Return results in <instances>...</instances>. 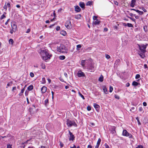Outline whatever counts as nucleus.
I'll return each instance as SVG.
<instances>
[{
  "mask_svg": "<svg viewBox=\"0 0 148 148\" xmlns=\"http://www.w3.org/2000/svg\"><path fill=\"white\" fill-rule=\"evenodd\" d=\"M71 25V23L69 21H66L65 26L68 29L70 28V27Z\"/></svg>",
  "mask_w": 148,
  "mask_h": 148,
  "instance_id": "6e6552de",
  "label": "nucleus"
},
{
  "mask_svg": "<svg viewBox=\"0 0 148 148\" xmlns=\"http://www.w3.org/2000/svg\"><path fill=\"white\" fill-rule=\"evenodd\" d=\"M67 48L63 45H61L60 46L57 47V51L60 52L67 53Z\"/></svg>",
  "mask_w": 148,
  "mask_h": 148,
  "instance_id": "f03ea898",
  "label": "nucleus"
},
{
  "mask_svg": "<svg viewBox=\"0 0 148 148\" xmlns=\"http://www.w3.org/2000/svg\"><path fill=\"white\" fill-rule=\"evenodd\" d=\"M69 134L70 135V136L69 138V140H73L75 138V137L74 136L73 134L72 133H71L70 131L69 130Z\"/></svg>",
  "mask_w": 148,
  "mask_h": 148,
  "instance_id": "0eeeda50",
  "label": "nucleus"
},
{
  "mask_svg": "<svg viewBox=\"0 0 148 148\" xmlns=\"http://www.w3.org/2000/svg\"><path fill=\"white\" fill-rule=\"evenodd\" d=\"M120 62V60L119 59H117L116 60V61L115 62V63H114V65L116 66Z\"/></svg>",
  "mask_w": 148,
  "mask_h": 148,
  "instance_id": "a211bd4d",
  "label": "nucleus"
},
{
  "mask_svg": "<svg viewBox=\"0 0 148 148\" xmlns=\"http://www.w3.org/2000/svg\"><path fill=\"white\" fill-rule=\"evenodd\" d=\"M26 85L25 86V87H24V88L23 89H22L21 90V93H23V92H24V91L25 90V88L26 87Z\"/></svg>",
  "mask_w": 148,
  "mask_h": 148,
  "instance_id": "ea45409f",
  "label": "nucleus"
},
{
  "mask_svg": "<svg viewBox=\"0 0 148 148\" xmlns=\"http://www.w3.org/2000/svg\"><path fill=\"white\" fill-rule=\"evenodd\" d=\"M47 89V87L45 86H43L41 88V91L42 93H44L46 92Z\"/></svg>",
  "mask_w": 148,
  "mask_h": 148,
  "instance_id": "9d476101",
  "label": "nucleus"
},
{
  "mask_svg": "<svg viewBox=\"0 0 148 148\" xmlns=\"http://www.w3.org/2000/svg\"><path fill=\"white\" fill-rule=\"evenodd\" d=\"M103 91L106 94H107V89L105 86H103Z\"/></svg>",
  "mask_w": 148,
  "mask_h": 148,
  "instance_id": "f3484780",
  "label": "nucleus"
},
{
  "mask_svg": "<svg viewBox=\"0 0 148 148\" xmlns=\"http://www.w3.org/2000/svg\"><path fill=\"white\" fill-rule=\"evenodd\" d=\"M87 110L88 111H90L91 110V107L90 106H88L87 107Z\"/></svg>",
  "mask_w": 148,
  "mask_h": 148,
  "instance_id": "c9c22d12",
  "label": "nucleus"
},
{
  "mask_svg": "<svg viewBox=\"0 0 148 148\" xmlns=\"http://www.w3.org/2000/svg\"><path fill=\"white\" fill-rule=\"evenodd\" d=\"M77 17H76V18H80L81 17V14H79L77 16Z\"/></svg>",
  "mask_w": 148,
  "mask_h": 148,
  "instance_id": "09e8293b",
  "label": "nucleus"
},
{
  "mask_svg": "<svg viewBox=\"0 0 148 148\" xmlns=\"http://www.w3.org/2000/svg\"><path fill=\"white\" fill-rule=\"evenodd\" d=\"M92 1H89L87 2L86 3L87 5H92Z\"/></svg>",
  "mask_w": 148,
  "mask_h": 148,
  "instance_id": "4be33fe9",
  "label": "nucleus"
},
{
  "mask_svg": "<svg viewBox=\"0 0 148 148\" xmlns=\"http://www.w3.org/2000/svg\"><path fill=\"white\" fill-rule=\"evenodd\" d=\"M136 0H132L130 4V6L132 7H134L135 5V3Z\"/></svg>",
  "mask_w": 148,
  "mask_h": 148,
  "instance_id": "4468645a",
  "label": "nucleus"
},
{
  "mask_svg": "<svg viewBox=\"0 0 148 148\" xmlns=\"http://www.w3.org/2000/svg\"><path fill=\"white\" fill-rule=\"evenodd\" d=\"M48 101H49L48 99H47L45 100V105H46L48 103Z\"/></svg>",
  "mask_w": 148,
  "mask_h": 148,
  "instance_id": "cd10ccee",
  "label": "nucleus"
},
{
  "mask_svg": "<svg viewBox=\"0 0 148 148\" xmlns=\"http://www.w3.org/2000/svg\"><path fill=\"white\" fill-rule=\"evenodd\" d=\"M81 47V46L80 45H78L77 46V50H79V49H80Z\"/></svg>",
  "mask_w": 148,
  "mask_h": 148,
  "instance_id": "bb28decb",
  "label": "nucleus"
},
{
  "mask_svg": "<svg viewBox=\"0 0 148 148\" xmlns=\"http://www.w3.org/2000/svg\"><path fill=\"white\" fill-rule=\"evenodd\" d=\"M41 66L42 67V68L43 69H44L45 68V64H42L41 65Z\"/></svg>",
  "mask_w": 148,
  "mask_h": 148,
  "instance_id": "2f4dec72",
  "label": "nucleus"
},
{
  "mask_svg": "<svg viewBox=\"0 0 148 148\" xmlns=\"http://www.w3.org/2000/svg\"><path fill=\"white\" fill-rule=\"evenodd\" d=\"M32 110H33L32 108H30V112L31 114H33L34 113V111H32Z\"/></svg>",
  "mask_w": 148,
  "mask_h": 148,
  "instance_id": "c03bdc74",
  "label": "nucleus"
},
{
  "mask_svg": "<svg viewBox=\"0 0 148 148\" xmlns=\"http://www.w3.org/2000/svg\"><path fill=\"white\" fill-rule=\"evenodd\" d=\"M79 6L82 9H84L85 8V5L84 3L82 2H80L79 3Z\"/></svg>",
  "mask_w": 148,
  "mask_h": 148,
  "instance_id": "f8f14e48",
  "label": "nucleus"
},
{
  "mask_svg": "<svg viewBox=\"0 0 148 148\" xmlns=\"http://www.w3.org/2000/svg\"><path fill=\"white\" fill-rule=\"evenodd\" d=\"M5 17V16L4 14H3L1 16L0 19L2 20Z\"/></svg>",
  "mask_w": 148,
  "mask_h": 148,
  "instance_id": "7c9ffc66",
  "label": "nucleus"
},
{
  "mask_svg": "<svg viewBox=\"0 0 148 148\" xmlns=\"http://www.w3.org/2000/svg\"><path fill=\"white\" fill-rule=\"evenodd\" d=\"M140 77V76L139 74H137L135 76V78L136 79H138Z\"/></svg>",
  "mask_w": 148,
  "mask_h": 148,
  "instance_id": "f704fd0d",
  "label": "nucleus"
},
{
  "mask_svg": "<svg viewBox=\"0 0 148 148\" xmlns=\"http://www.w3.org/2000/svg\"><path fill=\"white\" fill-rule=\"evenodd\" d=\"M106 57L107 59H109L110 58V57L109 55L108 54H106Z\"/></svg>",
  "mask_w": 148,
  "mask_h": 148,
  "instance_id": "4c0bfd02",
  "label": "nucleus"
},
{
  "mask_svg": "<svg viewBox=\"0 0 148 148\" xmlns=\"http://www.w3.org/2000/svg\"><path fill=\"white\" fill-rule=\"evenodd\" d=\"M101 142V139L100 138H99L98 139V140L97 142V144L99 145L100 144Z\"/></svg>",
  "mask_w": 148,
  "mask_h": 148,
  "instance_id": "c756f323",
  "label": "nucleus"
},
{
  "mask_svg": "<svg viewBox=\"0 0 148 148\" xmlns=\"http://www.w3.org/2000/svg\"><path fill=\"white\" fill-rule=\"evenodd\" d=\"M60 29V27L59 26H58L56 28V30L57 31L59 30Z\"/></svg>",
  "mask_w": 148,
  "mask_h": 148,
  "instance_id": "de8ad7c7",
  "label": "nucleus"
},
{
  "mask_svg": "<svg viewBox=\"0 0 148 148\" xmlns=\"http://www.w3.org/2000/svg\"><path fill=\"white\" fill-rule=\"evenodd\" d=\"M30 31V29H27V30L26 32V33H28Z\"/></svg>",
  "mask_w": 148,
  "mask_h": 148,
  "instance_id": "864d4df0",
  "label": "nucleus"
},
{
  "mask_svg": "<svg viewBox=\"0 0 148 148\" xmlns=\"http://www.w3.org/2000/svg\"><path fill=\"white\" fill-rule=\"evenodd\" d=\"M138 84H139L135 81L133 82L132 83V85L134 86H137Z\"/></svg>",
  "mask_w": 148,
  "mask_h": 148,
  "instance_id": "412c9836",
  "label": "nucleus"
},
{
  "mask_svg": "<svg viewBox=\"0 0 148 148\" xmlns=\"http://www.w3.org/2000/svg\"><path fill=\"white\" fill-rule=\"evenodd\" d=\"M115 98L116 99H119V97L117 95H115L114 96Z\"/></svg>",
  "mask_w": 148,
  "mask_h": 148,
  "instance_id": "a18cd8bd",
  "label": "nucleus"
},
{
  "mask_svg": "<svg viewBox=\"0 0 148 148\" xmlns=\"http://www.w3.org/2000/svg\"><path fill=\"white\" fill-rule=\"evenodd\" d=\"M71 148H76V147L75 145H73L72 147H71Z\"/></svg>",
  "mask_w": 148,
  "mask_h": 148,
  "instance_id": "338daca9",
  "label": "nucleus"
},
{
  "mask_svg": "<svg viewBox=\"0 0 148 148\" xmlns=\"http://www.w3.org/2000/svg\"><path fill=\"white\" fill-rule=\"evenodd\" d=\"M30 75L31 77H32L34 76V74L33 73L31 72L30 73Z\"/></svg>",
  "mask_w": 148,
  "mask_h": 148,
  "instance_id": "e433bc0d",
  "label": "nucleus"
},
{
  "mask_svg": "<svg viewBox=\"0 0 148 148\" xmlns=\"http://www.w3.org/2000/svg\"><path fill=\"white\" fill-rule=\"evenodd\" d=\"M113 90V88L112 86H110V92H112V91Z\"/></svg>",
  "mask_w": 148,
  "mask_h": 148,
  "instance_id": "58836bf2",
  "label": "nucleus"
},
{
  "mask_svg": "<svg viewBox=\"0 0 148 148\" xmlns=\"http://www.w3.org/2000/svg\"><path fill=\"white\" fill-rule=\"evenodd\" d=\"M7 6H8L9 8L10 9V4L9 3H7Z\"/></svg>",
  "mask_w": 148,
  "mask_h": 148,
  "instance_id": "49530a36",
  "label": "nucleus"
},
{
  "mask_svg": "<svg viewBox=\"0 0 148 148\" xmlns=\"http://www.w3.org/2000/svg\"><path fill=\"white\" fill-rule=\"evenodd\" d=\"M16 87H13L12 89V91L14 92V90H16Z\"/></svg>",
  "mask_w": 148,
  "mask_h": 148,
  "instance_id": "5fc2aeb1",
  "label": "nucleus"
},
{
  "mask_svg": "<svg viewBox=\"0 0 148 148\" xmlns=\"http://www.w3.org/2000/svg\"><path fill=\"white\" fill-rule=\"evenodd\" d=\"M100 22L97 19L94 20L93 21V24L95 25H99Z\"/></svg>",
  "mask_w": 148,
  "mask_h": 148,
  "instance_id": "dca6fc26",
  "label": "nucleus"
},
{
  "mask_svg": "<svg viewBox=\"0 0 148 148\" xmlns=\"http://www.w3.org/2000/svg\"><path fill=\"white\" fill-rule=\"evenodd\" d=\"M114 3L117 5H118V3L117 2V1H114Z\"/></svg>",
  "mask_w": 148,
  "mask_h": 148,
  "instance_id": "603ef678",
  "label": "nucleus"
},
{
  "mask_svg": "<svg viewBox=\"0 0 148 148\" xmlns=\"http://www.w3.org/2000/svg\"><path fill=\"white\" fill-rule=\"evenodd\" d=\"M66 122L67 125L68 127H71L72 126H74L75 127L77 126L76 124L73 121H71L70 120L68 119Z\"/></svg>",
  "mask_w": 148,
  "mask_h": 148,
  "instance_id": "7ed1b4c3",
  "label": "nucleus"
},
{
  "mask_svg": "<svg viewBox=\"0 0 148 148\" xmlns=\"http://www.w3.org/2000/svg\"><path fill=\"white\" fill-rule=\"evenodd\" d=\"M87 61L88 60H82L81 64L83 67H84V66L86 63H87Z\"/></svg>",
  "mask_w": 148,
  "mask_h": 148,
  "instance_id": "9b49d317",
  "label": "nucleus"
},
{
  "mask_svg": "<svg viewBox=\"0 0 148 148\" xmlns=\"http://www.w3.org/2000/svg\"><path fill=\"white\" fill-rule=\"evenodd\" d=\"M60 81L62 82H64V80L61 77H60Z\"/></svg>",
  "mask_w": 148,
  "mask_h": 148,
  "instance_id": "0e129e2a",
  "label": "nucleus"
},
{
  "mask_svg": "<svg viewBox=\"0 0 148 148\" xmlns=\"http://www.w3.org/2000/svg\"><path fill=\"white\" fill-rule=\"evenodd\" d=\"M46 80L45 77H43L42 78V84H45L46 83Z\"/></svg>",
  "mask_w": 148,
  "mask_h": 148,
  "instance_id": "393cba45",
  "label": "nucleus"
},
{
  "mask_svg": "<svg viewBox=\"0 0 148 148\" xmlns=\"http://www.w3.org/2000/svg\"><path fill=\"white\" fill-rule=\"evenodd\" d=\"M122 135L124 136H128L130 138H131L132 137V135L131 134H129L125 130H123Z\"/></svg>",
  "mask_w": 148,
  "mask_h": 148,
  "instance_id": "20e7f679",
  "label": "nucleus"
},
{
  "mask_svg": "<svg viewBox=\"0 0 148 148\" xmlns=\"http://www.w3.org/2000/svg\"><path fill=\"white\" fill-rule=\"evenodd\" d=\"M142 10L145 12H147V10L144 8H143L142 9Z\"/></svg>",
  "mask_w": 148,
  "mask_h": 148,
  "instance_id": "bf43d9fd",
  "label": "nucleus"
},
{
  "mask_svg": "<svg viewBox=\"0 0 148 148\" xmlns=\"http://www.w3.org/2000/svg\"><path fill=\"white\" fill-rule=\"evenodd\" d=\"M106 148H110L109 146H108L106 144L105 145Z\"/></svg>",
  "mask_w": 148,
  "mask_h": 148,
  "instance_id": "4d7b16f0",
  "label": "nucleus"
},
{
  "mask_svg": "<svg viewBox=\"0 0 148 148\" xmlns=\"http://www.w3.org/2000/svg\"><path fill=\"white\" fill-rule=\"evenodd\" d=\"M9 42L10 44L12 45L14 42V41L12 39H10L9 40Z\"/></svg>",
  "mask_w": 148,
  "mask_h": 148,
  "instance_id": "a878e982",
  "label": "nucleus"
},
{
  "mask_svg": "<svg viewBox=\"0 0 148 148\" xmlns=\"http://www.w3.org/2000/svg\"><path fill=\"white\" fill-rule=\"evenodd\" d=\"M134 16L135 18L137 19H138L139 18V16H136L135 14H134Z\"/></svg>",
  "mask_w": 148,
  "mask_h": 148,
  "instance_id": "3c124183",
  "label": "nucleus"
},
{
  "mask_svg": "<svg viewBox=\"0 0 148 148\" xmlns=\"http://www.w3.org/2000/svg\"><path fill=\"white\" fill-rule=\"evenodd\" d=\"M12 29H13V31L14 32H15L16 30L17 26L14 23H12L11 24Z\"/></svg>",
  "mask_w": 148,
  "mask_h": 148,
  "instance_id": "1a4fd4ad",
  "label": "nucleus"
},
{
  "mask_svg": "<svg viewBox=\"0 0 148 148\" xmlns=\"http://www.w3.org/2000/svg\"><path fill=\"white\" fill-rule=\"evenodd\" d=\"M94 106L95 108L96 109V110L98 112L99 111L100 107L99 106L97 103H95L94 104Z\"/></svg>",
  "mask_w": 148,
  "mask_h": 148,
  "instance_id": "ddd939ff",
  "label": "nucleus"
},
{
  "mask_svg": "<svg viewBox=\"0 0 148 148\" xmlns=\"http://www.w3.org/2000/svg\"><path fill=\"white\" fill-rule=\"evenodd\" d=\"M60 145L61 147H63V146L64 145L62 143L60 142Z\"/></svg>",
  "mask_w": 148,
  "mask_h": 148,
  "instance_id": "052dcab7",
  "label": "nucleus"
},
{
  "mask_svg": "<svg viewBox=\"0 0 148 148\" xmlns=\"http://www.w3.org/2000/svg\"><path fill=\"white\" fill-rule=\"evenodd\" d=\"M7 148H12L11 145H10V144H7Z\"/></svg>",
  "mask_w": 148,
  "mask_h": 148,
  "instance_id": "a19ab883",
  "label": "nucleus"
},
{
  "mask_svg": "<svg viewBox=\"0 0 148 148\" xmlns=\"http://www.w3.org/2000/svg\"><path fill=\"white\" fill-rule=\"evenodd\" d=\"M65 58V57L64 56H60L59 58L61 60H63Z\"/></svg>",
  "mask_w": 148,
  "mask_h": 148,
  "instance_id": "b1692460",
  "label": "nucleus"
},
{
  "mask_svg": "<svg viewBox=\"0 0 148 148\" xmlns=\"http://www.w3.org/2000/svg\"><path fill=\"white\" fill-rule=\"evenodd\" d=\"M108 30V29L107 28H104L103 29V31L104 32H107Z\"/></svg>",
  "mask_w": 148,
  "mask_h": 148,
  "instance_id": "6e6d98bb",
  "label": "nucleus"
},
{
  "mask_svg": "<svg viewBox=\"0 0 148 148\" xmlns=\"http://www.w3.org/2000/svg\"><path fill=\"white\" fill-rule=\"evenodd\" d=\"M10 20V19H8L7 21L5 22V25H7L8 24V22Z\"/></svg>",
  "mask_w": 148,
  "mask_h": 148,
  "instance_id": "13d9d810",
  "label": "nucleus"
},
{
  "mask_svg": "<svg viewBox=\"0 0 148 148\" xmlns=\"http://www.w3.org/2000/svg\"><path fill=\"white\" fill-rule=\"evenodd\" d=\"M127 26L129 27H133V26L132 24L130 23H127Z\"/></svg>",
  "mask_w": 148,
  "mask_h": 148,
  "instance_id": "473e14b6",
  "label": "nucleus"
},
{
  "mask_svg": "<svg viewBox=\"0 0 148 148\" xmlns=\"http://www.w3.org/2000/svg\"><path fill=\"white\" fill-rule=\"evenodd\" d=\"M136 12H138L139 14L142 15L143 14V11H140L138 10H136Z\"/></svg>",
  "mask_w": 148,
  "mask_h": 148,
  "instance_id": "5701e85b",
  "label": "nucleus"
},
{
  "mask_svg": "<svg viewBox=\"0 0 148 148\" xmlns=\"http://www.w3.org/2000/svg\"><path fill=\"white\" fill-rule=\"evenodd\" d=\"M143 105L144 106H146L147 105V104L146 102H144L143 103Z\"/></svg>",
  "mask_w": 148,
  "mask_h": 148,
  "instance_id": "8fccbe9b",
  "label": "nucleus"
},
{
  "mask_svg": "<svg viewBox=\"0 0 148 148\" xmlns=\"http://www.w3.org/2000/svg\"><path fill=\"white\" fill-rule=\"evenodd\" d=\"M146 48V46L145 45H142L141 46H139V49L143 53H145L146 51L145 49Z\"/></svg>",
  "mask_w": 148,
  "mask_h": 148,
  "instance_id": "39448f33",
  "label": "nucleus"
},
{
  "mask_svg": "<svg viewBox=\"0 0 148 148\" xmlns=\"http://www.w3.org/2000/svg\"><path fill=\"white\" fill-rule=\"evenodd\" d=\"M136 119L137 120V121L138 122V123L139 125H140L141 123L139 119V118L138 117H136Z\"/></svg>",
  "mask_w": 148,
  "mask_h": 148,
  "instance_id": "c85d7f7f",
  "label": "nucleus"
},
{
  "mask_svg": "<svg viewBox=\"0 0 148 148\" xmlns=\"http://www.w3.org/2000/svg\"><path fill=\"white\" fill-rule=\"evenodd\" d=\"M75 11L77 12H79L81 10V8L78 6H76L75 7Z\"/></svg>",
  "mask_w": 148,
  "mask_h": 148,
  "instance_id": "2eb2a0df",
  "label": "nucleus"
},
{
  "mask_svg": "<svg viewBox=\"0 0 148 148\" xmlns=\"http://www.w3.org/2000/svg\"><path fill=\"white\" fill-rule=\"evenodd\" d=\"M92 146L90 145H89L88 146L87 148H92Z\"/></svg>",
  "mask_w": 148,
  "mask_h": 148,
  "instance_id": "e2e57ef3",
  "label": "nucleus"
},
{
  "mask_svg": "<svg viewBox=\"0 0 148 148\" xmlns=\"http://www.w3.org/2000/svg\"><path fill=\"white\" fill-rule=\"evenodd\" d=\"M38 52L41 54L43 59L45 61L48 59H50L51 55H49L46 50H39Z\"/></svg>",
  "mask_w": 148,
  "mask_h": 148,
  "instance_id": "f257e3e1",
  "label": "nucleus"
},
{
  "mask_svg": "<svg viewBox=\"0 0 148 148\" xmlns=\"http://www.w3.org/2000/svg\"><path fill=\"white\" fill-rule=\"evenodd\" d=\"M136 148H144L143 147V146L141 145H139L137 147H136Z\"/></svg>",
  "mask_w": 148,
  "mask_h": 148,
  "instance_id": "79ce46f5",
  "label": "nucleus"
},
{
  "mask_svg": "<svg viewBox=\"0 0 148 148\" xmlns=\"http://www.w3.org/2000/svg\"><path fill=\"white\" fill-rule=\"evenodd\" d=\"M79 96H80L83 99H85V98L84 96L81 94V93L80 92H79Z\"/></svg>",
  "mask_w": 148,
  "mask_h": 148,
  "instance_id": "72a5a7b5",
  "label": "nucleus"
},
{
  "mask_svg": "<svg viewBox=\"0 0 148 148\" xmlns=\"http://www.w3.org/2000/svg\"><path fill=\"white\" fill-rule=\"evenodd\" d=\"M99 146V145L97 144V145L95 147V148H98Z\"/></svg>",
  "mask_w": 148,
  "mask_h": 148,
  "instance_id": "774afa93",
  "label": "nucleus"
},
{
  "mask_svg": "<svg viewBox=\"0 0 148 148\" xmlns=\"http://www.w3.org/2000/svg\"><path fill=\"white\" fill-rule=\"evenodd\" d=\"M33 88V86L32 85H31L27 88V90L29 91L31 90Z\"/></svg>",
  "mask_w": 148,
  "mask_h": 148,
  "instance_id": "aec40b11",
  "label": "nucleus"
},
{
  "mask_svg": "<svg viewBox=\"0 0 148 148\" xmlns=\"http://www.w3.org/2000/svg\"><path fill=\"white\" fill-rule=\"evenodd\" d=\"M47 80L49 82V84L51 82V80L50 79H49V78H48L47 79Z\"/></svg>",
  "mask_w": 148,
  "mask_h": 148,
  "instance_id": "680f3d73",
  "label": "nucleus"
},
{
  "mask_svg": "<svg viewBox=\"0 0 148 148\" xmlns=\"http://www.w3.org/2000/svg\"><path fill=\"white\" fill-rule=\"evenodd\" d=\"M98 80L100 82H102L103 80V77L102 75H101L99 77Z\"/></svg>",
  "mask_w": 148,
  "mask_h": 148,
  "instance_id": "6ab92c4d",
  "label": "nucleus"
},
{
  "mask_svg": "<svg viewBox=\"0 0 148 148\" xmlns=\"http://www.w3.org/2000/svg\"><path fill=\"white\" fill-rule=\"evenodd\" d=\"M3 8L4 9H5L6 10H7V6L6 5H5L4 7H3Z\"/></svg>",
  "mask_w": 148,
  "mask_h": 148,
  "instance_id": "69168bd1",
  "label": "nucleus"
},
{
  "mask_svg": "<svg viewBox=\"0 0 148 148\" xmlns=\"http://www.w3.org/2000/svg\"><path fill=\"white\" fill-rule=\"evenodd\" d=\"M77 75L79 77H84L85 76V75L84 73L82 72L80 70L78 71Z\"/></svg>",
  "mask_w": 148,
  "mask_h": 148,
  "instance_id": "423d86ee",
  "label": "nucleus"
},
{
  "mask_svg": "<svg viewBox=\"0 0 148 148\" xmlns=\"http://www.w3.org/2000/svg\"><path fill=\"white\" fill-rule=\"evenodd\" d=\"M97 16H93V19L94 20H96L97 19Z\"/></svg>",
  "mask_w": 148,
  "mask_h": 148,
  "instance_id": "37998d69",
  "label": "nucleus"
}]
</instances>
